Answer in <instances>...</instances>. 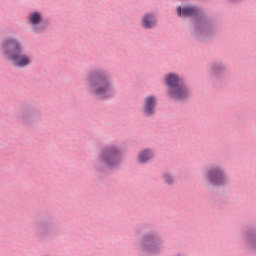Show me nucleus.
<instances>
[{"mask_svg": "<svg viewBox=\"0 0 256 256\" xmlns=\"http://www.w3.org/2000/svg\"><path fill=\"white\" fill-rule=\"evenodd\" d=\"M86 87L91 95L101 99H109L115 95V89L111 83V76L103 70H93L86 78Z\"/></svg>", "mask_w": 256, "mask_h": 256, "instance_id": "obj_1", "label": "nucleus"}, {"mask_svg": "<svg viewBox=\"0 0 256 256\" xmlns=\"http://www.w3.org/2000/svg\"><path fill=\"white\" fill-rule=\"evenodd\" d=\"M1 52L8 61H11L13 67L25 69L33 63V58L23 52V43L16 38H8L1 43Z\"/></svg>", "mask_w": 256, "mask_h": 256, "instance_id": "obj_2", "label": "nucleus"}, {"mask_svg": "<svg viewBox=\"0 0 256 256\" xmlns=\"http://www.w3.org/2000/svg\"><path fill=\"white\" fill-rule=\"evenodd\" d=\"M165 81L169 97L172 99H177L178 101H184V99L189 97V88H187L185 85L179 84V76L177 74H167Z\"/></svg>", "mask_w": 256, "mask_h": 256, "instance_id": "obj_3", "label": "nucleus"}, {"mask_svg": "<svg viewBox=\"0 0 256 256\" xmlns=\"http://www.w3.org/2000/svg\"><path fill=\"white\" fill-rule=\"evenodd\" d=\"M28 24L30 25V27H32V31L34 33H43V31H45V25H42L41 23H43V14H41V12H31L28 17Z\"/></svg>", "mask_w": 256, "mask_h": 256, "instance_id": "obj_4", "label": "nucleus"}, {"mask_svg": "<svg viewBox=\"0 0 256 256\" xmlns=\"http://www.w3.org/2000/svg\"><path fill=\"white\" fill-rule=\"evenodd\" d=\"M121 152L117 147L106 149L102 155L101 160L108 165H117Z\"/></svg>", "mask_w": 256, "mask_h": 256, "instance_id": "obj_5", "label": "nucleus"}, {"mask_svg": "<svg viewBox=\"0 0 256 256\" xmlns=\"http://www.w3.org/2000/svg\"><path fill=\"white\" fill-rule=\"evenodd\" d=\"M208 179L212 185H223L227 181V177L221 168H213L208 171Z\"/></svg>", "mask_w": 256, "mask_h": 256, "instance_id": "obj_6", "label": "nucleus"}, {"mask_svg": "<svg viewBox=\"0 0 256 256\" xmlns=\"http://www.w3.org/2000/svg\"><path fill=\"white\" fill-rule=\"evenodd\" d=\"M155 107H157V96L148 95L144 98L143 114L146 117H151L155 114Z\"/></svg>", "mask_w": 256, "mask_h": 256, "instance_id": "obj_7", "label": "nucleus"}, {"mask_svg": "<svg viewBox=\"0 0 256 256\" xmlns=\"http://www.w3.org/2000/svg\"><path fill=\"white\" fill-rule=\"evenodd\" d=\"M142 248L144 251H157L159 240L154 235L148 234L142 239Z\"/></svg>", "mask_w": 256, "mask_h": 256, "instance_id": "obj_8", "label": "nucleus"}, {"mask_svg": "<svg viewBox=\"0 0 256 256\" xmlns=\"http://www.w3.org/2000/svg\"><path fill=\"white\" fill-rule=\"evenodd\" d=\"M143 29H154L157 27V16L153 12H148L142 16Z\"/></svg>", "mask_w": 256, "mask_h": 256, "instance_id": "obj_9", "label": "nucleus"}, {"mask_svg": "<svg viewBox=\"0 0 256 256\" xmlns=\"http://www.w3.org/2000/svg\"><path fill=\"white\" fill-rule=\"evenodd\" d=\"M176 11H177L178 17H183L184 19H187V17L193 16L192 5L177 6Z\"/></svg>", "mask_w": 256, "mask_h": 256, "instance_id": "obj_10", "label": "nucleus"}, {"mask_svg": "<svg viewBox=\"0 0 256 256\" xmlns=\"http://www.w3.org/2000/svg\"><path fill=\"white\" fill-rule=\"evenodd\" d=\"M149 159H153V152L151 150L146 149L139 153L138 161L140 163H147Z\"/></svg>", "mask_w": 256, "mask_h": 256, "instance_id": "obj_11", "label": "nucleus"}, {"mask_svg": "<svg viewBox=\"0 0 256 256\" xmlns=\"http://www.w3.org/2000/svg\"><path fill=\"white\" fill-rule=\"evenodd\" d=\"M163 180L167 183V185H173V183H175V179L169 173H165L163 175Z\"/></svg>", "mask_w": 256, "mask_h": 256, "instance_id": "obj_12", "label": "nucleus"}, {"mask_svg": "<svg viewBox=\"0 0 256 256\" xmlns=\"http://www.w3.org/2000/svg\"><path fill=\"white\" fill-rule=\"evenodd\" d=\"M194 17H195V10H194Z\"/></svg>", "mask_w": 256, "mask_h": 256, "instance_id": "obj_13", "label": "nucleus"}]
</instances>
